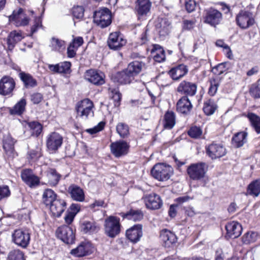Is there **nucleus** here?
<instances>
[{"label":"nucleus","mask_w":260,"mask_h":260,"mask_svg":"<svg viewBox=\"0 0 260 260\" xmlns=\"http://www.w3.org/2000/svg\"><path fill=\"white\" fill-rule=\"evenodd\" d=\"M160 238L164 245L166 247H170L175 244L177 241L176 235L171 231L163 229L160 233Z\"/></svg>","instance_id":"a878e982"},{"label":"nucleus","mask_w":260,"mask_h":260,"mask_svg":"<svg viewBox=\"0 0 260 260\" xmlns=\"http://www.w3.org/2000/svg\"><path fill=\"white\" fill-rule=\"evenodd\" d=\"M237 24L242 29H247L255 23L253 14L249 11L241 10L236 18Z\"/></svg>","instance_id":"9b49d317"},{"label":"nucleus","mask_w":260,"mask_h":260,"mask_svg":"<svg viewBox=\"0 0 260 260\" xmlns=\"http://www.w3.org/2000/svg\"><path fill=\"white\" fill-rule=\"evenodd\" d=\"M185 6L186 11L190 13L194 10L196 3L194 0H185Z\"/></svg>","instance_id":"69168bd1"},{"label":"nucleus","mask_w":260,"mask_h":260,"mask_svg":"<svg viewBox=\"0 0 260 260\" xmlns=\"http://www.w3.org/2000/svg\"><path fill=\"white\" fill-rule=\"evenodd\" d=\"M109 91L110 93V96L113 100L114 105L115 107H118L120 106L122 94L120 92L119 88L117 87H112L109 88Z\"/></svg>","instance_id":"37998d69"},{"label":"nucleus","mask_w":260,"mask_h":260,"mask_svg":"<svg viewBox=\"0 0 260 260\" xmlns=\"http://www.w3.org/2000/svg\"><path fill=\"white\" fill-rule=\"evenodd\" d=\"M50 47L52 50L56 51H60L65 49L64 42L54 37L52 38Z\"/></svg>","instance_id":"de8ad7c7"},{"label":"nucleus","mask_w":260,"mask_h":260,"mask_svg":"<svg viewBox=\"0 0 260 260\" xmlns=\"http://www.w3.org/2000/svg\"><path fill=\"white\" fill-rule=\"evenodd\" d=\"M58 199L57 194L51 189H46L43 194V202L46 206H50L54 201Z\"/></svg>","instance_id":"a19ab883"},{"label":"nucleus","mask_w":260,"mask_h":260,"mask_svg":"<svg viewBox=\"0 0 260 260\" xmlns=\"http://www.w3.org/2000/svg\"><path fill=\"white\" fill-rule=\"evenodd\" d=\"M80 230L84 234H92L100 230L98 224L94 221L83 220L80 223Z\"/></svg>","instance_id":"c85d7f7f"},{"label":"nucleus","mask_w":260,"mask_h":260,"mask_svg":"<svg viewBox=\"0 0 260 260\" xmlns=\"http://www.w3.org/2000/svg\"><path fill=\"white\" fill-rule=\"evenodd\" d=\"M247 132L243 131L237 133L232 138L233 145L237 148L242 147L247 142Z\"/></svg>","instance_id":"58836bf2"},{"label":"nucleus","mask_w":260,"mask_h":260,"mask_svg":"<svg viewBox=\"0 0 260 260\" xmlns=\"http://www.w3.org/2000/svg\"><path fill=\"white\" fill-rule=\"evenodd\" d=\"M118 214L121 216L123 219L133 220L134 221H140L143 218L144 214L140 209H131L126 213L120 212Z\"/></svg>","instance_id":"7c9ffc66"},{"label":"nucleus","mask_w":260,"mask_h":260,"mask_svg":"<svg viewBox=\"0 0 260 260\" xmlns=\"http://www.w3.org/2000/svg\"><path fill=\"white\" fill-rule=\"evenodd\" d=\"M192 108V104L187 96H183L177 103L176 109L178 112L187 114Z\"/></svg>","instance_id":"c756f323"},{"label":"nucleus","mask_w":260,"mask_h":260,"mask_svg":"<svg viewBox=\"0 0 260 260\" xmlns=\"http://www.w3.org/2000/svg\"><path fill=\"white\" fill-rule=\"evenodd\" d=\"M207 155L212 159L220 158L226 154L225 148L220 144L212 143L206 148Z\"/></svg>","instance_id":"6ab92c4d"},{"label":"nucleus","mask_w":260,"mask_h":260,"mask_svg":"<svg viewBox=\"0 0 260 260\" xmlns=\"http://www.w3.org/2000/svg\"><path fill=\"white\" fill-rule=\"evenodd\" d=\"M21 177L22 180L30 187H35L40 183V178L33 173L31 169L23 170Z\"/></svg>","instance_id":"5701e85b"},{"label":"nucleus","mask_w":260,"mask_h":260,"mask_svg":"<svg viewBox=\"0 0 260 260\" xmlns=\"http://www.w3.org/2000/svg\"><path fill=\"white\" fill-rule=\"evenodd\" d=\"M20 80L23 82L25 88H34L37 85V81L31 75L24 72L20 71L18 74Z\"/></svg>","instance_id":"473e14b6"},{"label":"nucleus","mask_w":260,"mask_h":260,"mask_svg":"<svg viewBox=\"0 0 260 260\" xmlns=\"http://www.w3.org/2000/svg\"><path fill=\"white\" fill-rule=\"evenodd\" d=\"M59 73H68L70 70L71 63L70 62L64 61L58 63Z\"/></svg>","instance_id":"bf43d9fd"},{"label":"nucleus","mask_w":260,"mask_h":260,"mask_svg":"<svg viewBox=\"0 0 260 260\" xmlns=\"http://www.w3.org/2000/svg\"><path fill=\"white\" fill-rule=\"evenodd\" d=\"M116 131L120 137L124 138L129 134V127L125 123H118L116 126Z\"/></svg>","instance_id":"603ef678"},{"label":"nucleus","mask_w":260,"mask_h":260,"mask_svg":"<svg viewBox=\"0 0 260 260\" xmlns=\"http://www.w3.org/2000/svg\"><path fill=\"white\" fill-rule=\"evenodd\" d=\"M68 192L71 198L74 201L83 202L85 199L83 190L77 185H71L68 188Z\"/></svg>","instance_id":"2f4dec72"},{"label":"nucleus","mask_w":260,"mask_h":260,"mask_svg":"<svg viewBox=\"0 0 260 260\" xmlns=\"http://www.w3.org/2000/svg\"><path fill=\"white\" fill-rule=\"evenodd\" d=\"M151 53L153 54V59L156 62H161L165 61L166 59L165 51L159 45L153 44Z\"/></svg>","instance_id":"f704fd0d"},{"label":"nucleus","mask_w":260,"mask_h":260,"mask_svg":"<svg viewBox=\"0 0 260 260\" xmlns=\"http://www.w3.org/2000/svg\"><path fill=\"white\" fill-rule=\"evenodd\" d=\"M42 155L41 149L36 147L35 149H30L27 153V158L29 161L35 162Z\"/></svg>","instance_id":"49530a36"},{"label":"nucleus","mask_w":260,"mask_h":260,"mask_svg":"<svg viewBox=\"0 0 260 260\" xmlns=\"http://www.w3.org/2000/svg\"><path fill=\"white\" fill-rule=\"evenodd\" d=\"M152 3L150 0H137L135 10L138 15L146 16L150 12Z\"/></svg>","instance_id":"cd10ccee"},{"label":"nucleus","mask_w":260,"mask_h":260,"mask_svg":"<svg viewBox=\"0 0 260 260\" xmlns=\"http://www.w3.org/2000/svg\"><path fill=\"white\" fill-rule=\"evenodd\" d=\"M176 123V116L174 112L168 111L164 115V127L166 129H171Z\"/></svg>","instance_id":"e433bc0d"},{"label":"nucleus","mask_w":260,"mask_h":260,"mask_svg":"<svg viewBox=\"0 0 260 260\" xmlns=\"http://www.w3.org/2000/svg\"><path fill=\"white\" fill-rule=\"evenodd\" d=\"M3 148L6 152H12L14 149V145L15 141L9 134L4 137L3 140Z\"/></svg>","instance_id":"a18cd8bd"},{"label":"nucleus","mask_w":260,"mask_h":260,"mask_svg":"<svg viewBox=\"0 0 260 260\" xmlns=\"http://www.w3.org/2000/svg\"><path fill=\"white\" fill-rule=\"evenodd\" d=\"M93 104L88 99H85L77 103L76 106V111L78 116L87 119L88 116H93Z\"/></svg>","instance_id":"0eeeda50"},{"label":"nucleus","mask_w":260,"mask_h":260,"mask_svg":"<svg viewBox=\"0 0 260 260\" xmlns=\"http://www.w3.org/2000/svg\"><path fill=\"white\" fill-rule=\"evenodd\" d=\"M142 236V225L140 224H135L126 231L127 238L134 243L139 241Z\"/></svg>","instance_id":"aec40b11"},{"label":"nucleus","mask_w":260,"mask_h":260,"mask_svg":"<svg viewBox=\"0 0 260 260\" xmlns=\"http://www.w3.org/2000/svg\"><path fill=\"white\" fill-rule=\"evenodd\" d=\"M47 176L49 178V183L51 186H56L61 177V175L57 173L56 170L53 168H49L47 171Z\"/></svg>","instance_id":"c03bdc74"},{"label":"nucleus","mask_w":260,"mask_h":260,"mask_svg":"<svg viewBox=\"0 0 260 260\" xmlns=\"http://www.w3.org/2000/svg\"><path fill=\"white\" fill-rule=\"evenodd\" d=\"M145 63L142 61H134L131 62L126 69L118 72L115 76V81L120 84H129L134 80L135 76L142 70Z\"/></svg>","instance_id":"f257e3e1"},{"label":"nucleus","mask_w":260,"mask_h":260,"mask_svg":"<svg viewBox=\"0 0 260 260\" xmlns=\"http://www.w3.org/2000/svg\"><path fill=\"white\" fill-rule=\"evenodd\" d=\"M152 176L160 181H164L170 179L173 174V169L170 165L164 164L155 165L151 170Z\"/></svg>","instance_id":"20e7f679"},{"label":"nucleus","mask_w":260,"mask_h":260,"mask_svg":"<svg viewBox=\"0 0 260 260\" xmlns=\"http://www.w3.org/2000/svg\"><path fill=\"white\" fill-rule=\"evenodd\" d=\"M105 122L101 121L98 123L97 125L95 126L93 128L87 129L86 132L91 135L96 134L104 129L105 126Z\"/></svg>","instance_id":"13d9d810"},{"label":"nucleus","mask_w":260,"mask_h":260,"mask_svg":"<svg viewBox=\"0 0 260 260\" xmlns=\"http://www.w3.org/2000/svg\"><path fill=\"white\" fill-rule=\"evenodd\" d=\"M11 193L9 187L7 185H0V201L10 196Z\"/></svg>","instance_id":"e2e57ef3"},{"label":"nucleus","mask_w":260,"mask_h":260,"mask_svg":"<svg viewBox=\"0 0 260 260\" xmlns=\"http://www.w3.org/2000/svg\"><path fill=\"white\" fill-rule=\"evenodd\" d=\"M72 12L74 18L81 19L84 16V9L82 6H75L72 8Z\"/></svg>","instance_id":"4d7b16f0"},{"label":"nucleus","mask_w":260,"mask_h":260,"mask_svg":"<svg viewBox=\"0 0 260 260\" xmlns=\"http://www.w3.org/2000/svg\"><path fill=\"white\" fill-rule=\"evenodd\" d=\"M202 129L197 126H192L190 127L187 132V134L191 138L199 139L202 135Z\"/></svg>","instance_id":"5fc2aeb1"},{"label":"nucleus","mask_w":260,"mask_h":260,"mask_svg":"<svg viewBox=\"0 0 260 260\" xmlns=\"http://www.w3.org/2000/svg\"><path fill=\"white\" fill-rule=\"evenodd\" d=\"M30 235V233L27 229H17L12 234V241L18 246L25 248L29 244Z\"/></svg>","instance_id":"423d86ee"},{"label":"nucleus","mask_w":260,"mask_h":260,"mask_svg":"<svg viewBox=\"0 0 260 260\" xmlns=\"http://www.w3.org/2000/svg\"><path fill=\"white\" fill-rule=\"evenodd\" d=\"M110 148L111 153L116 158H120L128 153L130 145L125 141L119 140L111 143Z\"/></svg>","instance_id":"6e6552de"},{"label":"nucleus","mask_w":260,"mask_h":260,"mask_svg":"<svg viewBox=\"0 0 260 260\" xmlns=\"http://www.w3.org/2000/svg\"><path fill=\"white\" fill-rule=\"evenodd\" d=\"M208 165L204 162L191 164L187 167L186 172L191 180H201L205 177Z\"/></svg>","instance_id":"f03ea898"},{"label":"nucleus","mask_w":260,"mask_h":260,"mask_svg":"<svg viewBox=\"0 0 260 260\" xmlns=\"http://www.w3.org/2000/svg\"><path fill=\"white\" fill-rule=\"evenodd\" d=\"M249 92L250 95L254 98H260V88L258 85L252 84L250 87Z\"/></svg>","instance_id":"680f3d73"},{"label":"nucleus","mask_w":260,"mask_h":260,"mask_svg":"<svg viewBox=\"0 0 260 260\" xmlns=\"http://www.w3.org/2000/svg\"><path fill=\"white\" fill-rule=\"evenodd\" d=\"M193 199V197H191L189 196H184L178 197L175 199V202L178 205H181L184 203L188 202L190 200Z\"/></svg>","instance_id":"774afa93"},{"label":"nucleus","mask_w":260,"mask_h":260,"mask_svg":"<svg viewBox=\"0 0 260 260\" xmlns=\"http://www.w3.org/2000/svg\"><path fill=\"white\" fill-rule=\"evenodd\" d=\"M63 138L56 132H53L48 135L46 139V146L52 152H55L62 145Z\"/></svg>","instance_id":"f8f14e48"},{"label":"nucleus","mask_w":260,"mask_h":260,"mask_svg":"<svg viewBox=\"0 0 260 260\" xmlns=\"http://www.w3.org/2000/svg\"><path fill=\"white\" fill-rule=\"evenodd\" d=\"M23 38L21 32L12 31L7 39V43L9 49H13L15 44L20 41Z\"/></svg>","instance_id":"79ce46f5"},{"label":"nucleus","mask_w":260,"mask_h":260,"mask_svg":"<svg viewBox=\"0 0 260 260\" xmlns=\"http://www.w3.org/2000/svg\"><path fill=\"white\" fill-rule=\"evenodd\" d=\"M188 72V67L184 64H180L171 68L168 74L173 80L178 81L185 76Z\"/></svg>","instance_id":"412c9836"},{"label":"nucleus","mask_w":260,"mask_h":260,"mask_svg":"<svg viewBox=\"0 0 260 260\" xmlns=\"http://www.w3.org/2000/svg\"><path fill=\"white\" fill-rule=\"evenodd\" d=\"M226 231V237L229 238L235 239L240 236L242 233V228L238 222L231 221L225 225Z\"/></svg>","instance_id":"4be33fe9"},{"label":"nucleus","mask_w":260,"mask_h":260,"mask_svg":"<svg viewBox=\"0 0 260 260\" xmlns=\"http://www.w3.org/2000/svg\"><path fill=\"white\" fill-rule=\"evenodd\" d=\"M32 136L38 137L42 132V126L38 122L31 121L28 124Z\"/></svg>","instance_id":"3c124183"},{"label":"nucleus","mask_w":260,"mask_h":260,"mask_svg":"<svg viewBox=\"0 0 260 260\" xmlns=\"http://www.w3.org/2000/svg\"><path fill=\"white\" fill-rule=\"evenodd\" d=\"M126 40L123 38L122 34L119 31H115L110 34L108 45L111 49L117 50L125 45Z\"/></svg>","instance_id":"4468645a"},{"label":"nucleus","mask_w":260,"mask_h":260,"mask_svg":"<svg viewBox=\"0 0 260 260\" xmlns=\"http://www.w3.org/2000/svg\"><path fill=\"white\" fill-rule=\"evenodd\" d=\"M260 193V180L256 179L252 181L247 186L246 195L258 197Z\"/></svg>","instance_id":"c9c22d12"},{"label":"nucleus","mask_w":260,"mask_h":260,"mask_svg":"<svg viewBox=\"0 0 260 260\" xmlns=\"http://www.w3.org/2000/svg\"><path fill=\"white\" fill-rule=\"evenodd\" d=\"M7 260H25V259L23 251L19 249H14L9 252Z\"/></svg>","instance_id":"8fccbe9b"},{"label":"nucleus","mask_w":260,"mask_h":260,"mask_svg":"<svg viewBox=\"0 0 260 260\" xmlns=\"http://www.w3.org/2000/svg\"><path fill=\"white\" fill-rule=\"evenodd\" d=\"M146 207L151 210L160 209L163 204L162 201L159 195L155 193L145 194L143 197Z\"/></svg>","instance_id":"dca6fc26"},{"label":"nucleus","mask_w":260,"mask_h":260,"mask_svg":"<svg viewBox=\"0 0 260 260\" xmlns=\"http://www.w3.org/2000/svg\"><path fill=\"white\" fill-rule=\"evenodd\" d=\"M26 105L25 99H21L13 107L8 108L9 114L11 115L21 116L25 110Z\"/></svg>","instance_id":"72a5a7b5"},{"label":"nucleus","mask_w":260,"mask_h":260,"mask_svg":"<svg viewBox=\"0 0 260 260\" xmlns=\"http://www.w3.org/2000/svg\"><path fill=\"white\" fill-rule=\"evenodd\" d=\"M30 100L34 104H38L43 100V95L40 93H34L31 95Z\"/></svg>","instance_id":"338daca9"},{"label":"nucleus","mask_w":260,"mask_h":260,"mask_svg":"<svg viewBox=\"0 0 260 260\" xmlns=\"http://www.w3.org/2000/svg\"><path fill=\"white\" fill-rule=\"evenodd\" d=\"M93 247L89 242H82L76 248L71 250V255L78 257H83L91 254Z\"/></svg>","instance_id":"a211bd4d"},{"label":"nucleus","mask_w":260,"mask_h":260,"mask_svg":"<svg viewBox=\"0 0 260 260\" xmlns=\"http://www.w3.org/2000/svg\"><path fill=\"white\" fill-rule=\"evenodd\" d=\"M42 19L41 18L36 17L34 20V24L31 27V35L35 33L39 28L42 27Z\"/></svg>","instance_id":"0e129e2a"},{"label":"nucleus","mask_w":260,"mask_h":260,"mask_svg":"<svg viewBox=\"0 0 260 260\" xmlns=\"http://www.w3.org/2000/svg\"><path fill=\"white\" fill-rule=\"evenodd\" d=\"M220 79L218 78H213L210 81V85L208 91V93L211 96H214L220 84Z\"/></svg>","instance_id":"6e6d98bb"},{"label":"nucleus","mask_w":260,"mask_h":260,"mask_svg":"<svg viewBox=\"0 0 260 260\" xmlns=\"http://www.w3.org/2000/svg\"><path fill=\"white\" fill-rule=\"evenodd\" d=\"M93 20L94 23L101 28L107 27L112 23L111 12L107 8L96 11L93 14Z\"/></svg>","instance_id":"39448f33"},{"label":"nucleus","mask_w":260,"mask_h":260,"mask_svg":"<svg viewBox=\"0 0 260 260\" xmlns=\"http://www.w3.org/2000/svg\"><path fill=\"white\" fill-rule=\"evenodd\" d=\"M9 20L16 26H25L29 23V18L22 8L14 10L13 13L9 16Z\"/></svg>","instance_id":"ddd939ff"},{"label":"nucleus","mask_w":260,"mask_h":260,"mask_svg":"<svg viewBox=\"0 0 260 260\" xmlns=\"http://www.w3.org/2000/svg\"><path fill=\"white\" fill-rule=\"evenodd\" d=\"M229 64L228 62L219 63L212 69V71L215 75H220L228 71L229 68Z\"/></svg>","instance_id":"864d4df0"},{"label":"nucleus","mask_w":260,"mask_h":260,"mask_svg":"<svg viewBox=\"0 0 260 260\" xmlns=\"http://www.w3.org/2000/svg\"><path fill=\"white\" fill-rule=\"evenodd\" d=\"M15 86L16 82L12 77L9 76H4L0 80V95L12 96Z\"/></svg>","instance_id":"9d476101"},{"label":"nucleus","mask_w":260,"mask_h":260,"mask_svg":"<svg viewBox=\"0 0 260 260\" xmlns=\"http://www.w3.org/2000/svg\"><path fill=\"white\" fill-rule=\"evenodd\" d=\"M222 20V14L217 10L210 8L205 11L204 22L211 26H216Z\"/></svg>","instance_id":"f3484780"},{"label":"nucleus","mask_w":260,"mask_h":260,"mask_svg":"<svg viewBox=\"0 0 260 260\" xmlns=\"http://www.w3.org/2000/svg\"><path fill=\"white\" fill-rule=\"evenodd\" d=\"M52 215L55 217H59L67 208V203L64 200L58 198L49 206Z\"/></svg>","instance_id":"393cba45"},{"label":"nucleus","mask_w":260,"mask_h":260,"mask_svg":"<svg viewBox=\"0 0 260 260\" xmlns=\"http://www.w3.org/2000/svg\"><path fill=\"white\" fill-rule=\"evenodd\" d=\"M171 27V23L167 18H158L155 24L156 30L160 37L168 35Z\"/></svg>","instance_id":"bb28decb"},{"label":"nucleus","mask_w":260,"mask_h":260,"mask_svg":"<svg viewBox=\"0 0 260 260\" xmlns=\"http://www.w3.org/2000/svg\"><path fill=\"white\" fill-rule=\"evenodd\" d=\"M217 108V105L213 99H210L204 101L203 110L207 116L213 115Z\"/></svg>","instance_id":"ea45409f"},{"label":"nucleus","mask_w":260,"mask_h":260,"mask_svg":"<svg viewBox=\"0 0 260 260\" xmlns=\"http://www.w3.org/2000/svg\"><path fill=\"white\" fill-rule=\"evenodd\" d=\"M195 24V19L184 20L182 22V29L184 30H190L194 27Z\"/></svg>","instance_id":"052dcab7"},{"label":"nucleus","mask_w":260,"mask_h":260,"mask_svg":"<svg viewBox=\"0 0 260 260\" xmlns=\"http://www.w3.org/2000/svg\"><path fill=\"white\" fill-rule=\"evenodd\" d=\"M258 237L257 232L249 231L247 232L242 237V242L244 244H248L255 242Z\"/></svg>","instance_id":"09e8293b"},{"label":"nucleus","mask_w":260,"mask_h":260,"mask_svg":"<svg viewBox=\"0 0 260 260\" xmlns=\"http://www.w3.org/2000/svg\"><path fill=\"white\" fill-rule=\"evenodd\" d=\"M85 77L86 80L94 85H102L105 83L104 75L103 73H99L93 70H89L86 72Z\"/></svg>","instance_id":"b1692460"},{"label":"nucleus","mask_w":260,"mask_h":260,"mask_svg":"<svg viewBox=\"0 0 260 260\" xmlns=\"http://www.w3.org/2000/svg\"><path fill=\"white\" fill-rule=\"evenodd\" d=\"M197 85L195 83L186 80L182 81L177 87V92L183 96H192L197 92Z\"/></svg>","instance_id":"2eb2a0df"},{"label":"nucleus","mask_w":260,"mask_h":260,"mask_svg":"<svg viewBox=\"0 0 260 260\" xmlns=\"http://www.w3.org/2000/svg\"><path fill=\"white\" fill-rule=\"evenodd\" d=\"M246 117L248 119L250 124L257 133H260V117L252 112H248Z\"/></svg>","instance_id":"4c0bfd02"},{"label":"nucleus","mask_w":260,"mask_h":260,"mask_svg":"<svg viewBox=\"0 0 260 260\" xmlns=\"http://www.w3.org/2000/svg\"><path fill=\"white\" fill-rule=\"evenodd\" d=\"M121 226L119 217L110 216L105 220V234L109 238H114L120 234Z\"/></svg>","instance_id":"7ed1b4c3"},{"label":"nucleus","mask_w":260,"mask_h":260,"mask_svg":"<svg viewBox=\"0 0 260 260\" xmlns=\"http://www.w3.org/2000/svg\"><path fill=\"white\" fill-rule=\"evenodd\" d=\"M58 238L67 244H72L75 242V235L71 227L63 225L59 227L56 231Z\"/></svg>","instance_id":"1a4fd4ad"}]
</instances>
